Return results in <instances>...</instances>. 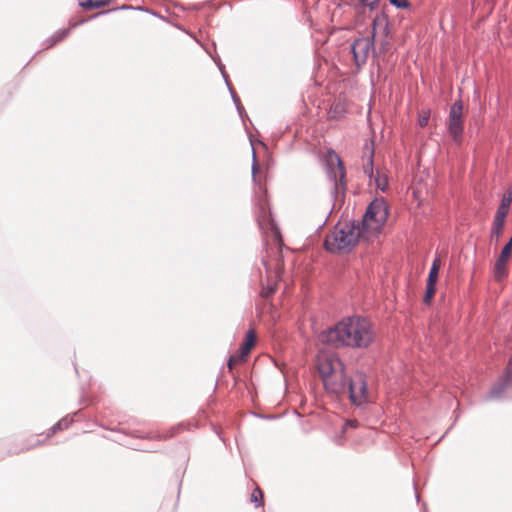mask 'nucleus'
Wrapping results in <instances>:
<instances>
[{"instance_id": "nucleus-1", "label": "nucleus", "mask_w": 512, "mask_h": 512, "mask_svg": "<svg viewBox=\"0 0 512 512\" xmlns=\"http://www.w3.org/2000/svg\"><path fill=\"white\" fill-rule=\"evenodd\" d=\"M375 337L372 322L360 315L343 317L321 333V341L334 348L367 349Z\"/></svg>"}, {"instance_id": "nucleus-2", "label": "nucleus", "mask_w": 512, "mask_h": 512, "mask_svg": "<svg viewBox=\"0 0 512 512\" xmlns=\"http://www.w3.org/2000/svg\"><path fill=\"white\" fill-rule=\"evenodd\" d=\"M362 227L357 220L338 223L331 235L324 240V248L330 253L349 252L358 243Z\"/></svg>"}, {"instance_id": "nucleus-3", "label": "nucleus", "mask_w": 512, "mask_h": 512, "mask_svg": "<svg viewBox=\"0 0 512 512\" xmlns=\"http://www.w3.org/2000/svg\"><path fill=\"white\" fill-rule=\"evenodd\" d=\"M382 29L383 34L389 33L388 17L384 12L377 14L373 19L371 36L359 37L350 46L355 65L360 68L366 64L370 53H375L374 40L378 30Z\"/></svg>"}, {"instance_id": "nucleus-4", "label": "nucleus", "mask_w": 512, "mask_h": 512, "mask_svg": "<svg viewBox=\"0 0 512 512\" xmlns=\"http://www.w3.org/2000/svg\"><path fill=\"white\" fill-rule=\"evenodd\" d=\"M389 216V207L383 197L374 198L366 208V211L360 222L362 230L367 231L370 223H375L377 228H381Z\"/></svg>"}, {"instance_id": "nucleus-5", "label": "nucleus", "mask_w": 512, "mask_h": 512, "mask_svg": "<svg viewBox=\"0 0 512 512\" xmlns=\"http://www.w3.org/2000/svg\"><path fill=\"white\" fill-rule=\"evenodd\" d=\"M330 160L333 161L335 159L337 164V170H335L329 162L327 163V176L331 182H333V189L331 191V197L334 201H336L338 194L342 193L344 195L346 190V170L344 167V163L337 153L333 150L328 153Z\"/></svg>"}, {"instance_id": "nucleus-6", "label": "nucleus", "mask_w": 512, "mask_h": 512, "mask_svg": "<svg viewBox=\"0 0 512 512\" xmlns=\"http://www.w3.org/2000/svg\"><path fill=\"white\" fill-rule=\"evenodd\" d=\"M347 393L355 406L361 407L369 402L368 381L364 373L357 372L349 377Z\"/></svg>"}, {"instance_id": "nucleus-7", "label": "nucleus", "mask_w": 512, "mask_h": 512, "mask_svg": "<svg viewBox=\"0 0 512 512\" xmlns=\"http://www.w3.org/2000/svg\"><path fill=\"white\" fill-rule=\"evenodd\" d=\"M463 103L456 100L450 107L448 116V132L455 143H460L464 133L462 120Z\"/></svg>"}, {"instance_id": "nucleus-8", "label": "nucleus", "mask_w": 512, "mask_h": 512, "mask_svg": "<svg viewBox=\"0 0 512 512\" xmlns=\"http://www.w3.org/2000/svg\"><path fill=\"white\" fill-rule=\"evenodd\" d=\"M348 383L349 377L346 376L344 367H341L333 377L324 379L323 386L327 393L340 396L347 393Z\"/></svg>"}, {"instance_id": "nucleus-9", "label": "nucleus", "mask_w": 512, "mask_h": 512, "mask_svg": "<svg viewBox=\"0 0 512 512\" xmlns=\"http://www.w3.org/2000/svg\"><path fill=\"white\" fill-rule=\"evenodd\" d=\"M317 370L320 375L322 382L324 379L333 377L341 367H344L343 363L339 358L320 356L317 358Z\"/></svg>"}, {"instance_id": "nucleus-10", "label": "nucleus", "mask_w": 512, "mask_h": 512, "mask_svg": "<svg viewBox=\"0 0 512 512\" xmlns=\"http://www.w3.org/2000/svg\"><path fill=\"white\" fill-rule=\"evenodd\" d=\"M512 255V237L502 247L500 255L494 265V279L501 281L507 275L506 264Z\"/></svg>"}, {"instance_id": "nucleus-11", "label": "nucleus", "mask_w": 512, "mask_h": 512, "mask_svg": "<svg viewBox=\"0 0 512 512\" xmlns=\"http://www.w3.org/2000/svg\"><path fill=\"white\" fill-rule=\"evenodd\" d=\"M512 382V359L509 361L505 373L490 389L487 399H498Z\"/></svg>"}, {"instance_id": "nucleus-12", "label": "nucleus", "mask_w": 512, "mask_h": 512, "mask_svg": "<svg viewBox=\"0 0 512 512\" xmlns=\"http://www.w3.org/2000/svg\"><path fill=\"white\" fill-rule=\"evenodd\" d=\"M219 68H220V71H221V73L223 75L225 83H226V85L228 87V90H229V92L231 94L232 101L234 102L239 115L243 119L244 115H246V114H245V109H244V107L241 104L240 98L236 94V92L233 90V88H232V86H231V84H230V82L228 80V75L226 74V72L223 70V68L221 66Z\"/></svg>"}, {"instance_id": "nucleus-13", "label": "nucleus", "mask_w": 512, "mask_h": 512, "mask_svg": "<svg viewBox=\"0 0 512 512\" xmlns=\"http://www.w3.org/2000/svg\"><path fill=\"white\" fill-rule=\"evenodd\" d=\"M256 342V334L253 329H250L245 336L244 342L241 344L242 356H247L250 350L254 347Z\"/></svg>"}, {"instance_id": "nucleus-14", "label": "nucleus", "mask_w": 512, "mask_h": 512, "mask_svg": "<svg viewBox=\"0 0 512 512\" xmlns=\"http://www.w3.org/2000/svg\"><path fill=\"white\" fill-rule=\"evenodd\" d=\"M505 217L506 216L503 215V212H496V214L494 216L493 228H492L491 236L492 237L495 236L496 240H498L499 234L503 230L504 223H505Z\"/></svg>"}, {"instance_id": "nucleus-15", "label": "nucleus", "mask_w": 512, "mask_h": 512, "mask_svg": "<svg viewBox=\"0 0 512 512\" xmlns=\"http://www.w3.org/2000/svg\"><path fill=\"white\" fill-rule=\"evenodd\" d=\"M69 33H70V28H64V29L58 30L57 32H55V34H53L50 38H48L46 40L47 47L48 48L53 47L56 43L65 39L69 35Z\"/></svg>"}, {"instance_id": "nucleus-16", "label": "nucleus", "mask_w": 512, "mask_h": 512, "mask_svg": "<svg viewBox=\"0 0 512 512\" xmlns=\"http://www.w3.org/2000/svg\"><path fill=\"white\" fill-rule=\"evenodd\" d=\"M69 33H70V28H64V29L58 30L57 32H55V34H53L50 38H48L46 40L47 47L48 48L53 47L56 43L65 39L69 35Z\"/></svg>"}, {"instance_id": "nucleus-17", "label": "nucleus", "mask_w": 512, "mask_h": 512, "mask_svg": "<svg viewBox=\"0 0 512 512\" xmlns=\"http://www.w3.org/2000/svg\"><path fill=\"white\" fill-rule=\"evenodd\" d=\"M73 422V417L66 416L59 420L56 424H54L51 429L50 433L47 435V437H50L51 435L55 434L59 430L67 429Z\"/></svg>"}, {"instance_id": "nucleus-18", "label": "nucleus", "mask_w": 512, "mask_h": 512, "mask_svg": "<svg viewBox=\"0 0 512 512\" xmlns=\"http://www.w3.org/2000/svg\"><path fill=\"white\" fill-rule=\"evenodd\" d=\"M439 268H440L439 259L435 258L433 263H432V265H431V267H430V271L428 273L427 283H430V284H436L437 283L438 274H439Z\"/></svg>"}, {"instance_id": "nucleus-19", "label": "nucleus", "mask_w": 512, "mask_h": 512, "mask_svg": "<svg viewBox=\"0 0 512 512\" xmlns=\"http://www.w3.org/2000/svg\"><path fill=\"white\" fill-rule=\"evenodd\" d=\"M111 0H79V5L85 9H95L107 5Z\"/></svg>"}, {"instance_id": "nucleus-20", "label": "nucleus", "mask_w": 512, "mask_h": 512, "mask_svg": "<svg viewBox=\"0 0 512 512\" xmlns=\"http://www.w3.org/2000/svg\"><path fill=\"white\" fill-rule=\"evenodd\" d=\"M511 202L512 192L508 191L503 195L501 203L496 212H503V215L507 216Z\"/></svg>"}, {"instance_id": "nucleus-21", "label": "nucleus", "mask_w": 512, "mask_h": 512, "mask_svg": "<svg viewBox=\"0 0 512 512\" xmlns=\"http://www.w3.org/2000/svg\"><path fill=\"white\" fill-rule=\"evenodd\" d=\"M366 148L368 149V146L366 145ZM369 157L367 160V164L364 166V173L369 177L370 180L374 177V165H373V156H374V148H369Z\"/></svg>"}, {"instance_id": "nucleus-22", "label": "nucleus", "mask_w": 512, "mask_h": 512, "mask_svg": "<svg viewBox=\"0 0 512 512\" xmlns=\"http://www.w3.org/2000/svg\"><path fill=\"white\" fill-rule=\"evenodd\" d=\"M372 180H374L375 185L378 189H380L383 192L386 191L388 187V179L385 175H381L379 171H376Z\"/></svg>"}, {"instance_id": "nucleus-23", "label": "nucleus", "mask_w": 512, "mask_h": 512, "mask_svg": "<svg viewBox=\"0 0 512 512\" xmlns=\"http://www.w3.org/2000/svg\"><path fill=\"white\" fill-rule=\"evenodd\" d=\"M250 502L254 503L256 507L263 505V492L259 487H256L250 497Z\"/></svg>"}, {"instance_id": "nucleus-24", "label": "nucleus", "mask_w": 512, "mask_h": 512, "mask_svg": "<svg viewBox=\"0 0 512 512\" xmlns=\"http://www.w3.org/2000/svg\"><path fill=\"white\" fill-rule=\"evenodd\" d=\"M436 292V284L426 283V290L424 295V303L429 305Z\"/></svg>"}, {"instance_id": "nucleus-25", "label": "nucleus", "mask_w": 512, "mask_h": 512, "mask_svg": "<svg viewBox=\"0 0 512 512\" xmlns=\"http://www.w3.org/2000/svg\"><path fill=\"white\" fill-rule=\"evenodd\" d=\"M246 357L247 356H242V350H240L238 354L231 355L227 362L229 370H232L235 363L244 361Z\"/></svg>"}, {"instance_id": "nucleus-26", "label": "nucleus", "mask_w": 512, "mask_h": 512, "mask_svg": "<svg viewBox=\"0 0 512 512\" xmlns=\"http://www.w3.org/2000/svg\"><path fill=\"white\" fill-rule=\"evenodd\" d=\"M430 119V111L429 110H423L419 119L418 124L420 127H425L428 125Z\"/></svg>"}, {"instance_id": "nucleus-27", "label": "nucleus", "mask_w": 512, "mask_h": 512, "mask_svg": "<svg viewBox=\"0 0 512 512\" xmlns=\"http://www.w3.org/2000/svg\"><path fill=\"white\" fill-rule=\"evenodd\" d=\"M258 163H257V157H256V152L254 150V148L252 147V180L254 182H256V174L258 172Z\"/></svg>"}, {"instance_id": "nucleus-28", "label": "nucleus", "mask_w": 512, "mask_h": 512, "mask_svg": "<svg viewBox=\"0 0 512 512\" xmlns=\"http://www.w3.org/2000/svg\"><path fill=\"white\" fill-rule=\"evenodd\" d=\"M390 4L397 9H405L410 6L408 0H389Z\"/></svg>"}, {"instance_id": "nucleus-29", "label": "nucleus", "mask_w": 512, "mask_h": 512, "mask_svg": "<svg viewBox=\"0 0 512 512\" xmlns=\"http://www.w3.org/2000/svg\"><path fill=\"white\" fill-rule=\"evenodd\" d=\"M363 6L369 7L371 10L375 8L378 3V0H360Z\"/></svg>"}, {"instance_id": "nucleus-30", "label": "nucleus", "mask_w": 512, "mask_h": 512, "mask_svg": "<svg viewBox=\"0 0 512 512\" xmlns=\"http://www.w3.org/2000/svg\"><path fill=\"white\" fill-rule=\"evenodd\" d=\"M132 7L131 6H126V5H123L121 7H117V8H113V9H108L106 11H102L100 12L99 14L100 15H104V14H108V13H111V12H114V11H118V10H124V9H131Z\"/></svg>"}, {"instance_id": "nucleus-31", "label": "nucleus", "mask_w": 512, "mask_h": 512, "mask_svg": "<svg viewBox=\"0 0 512 512\" xmlns=\"http://www.w3.org/2000/svg\"><path fill=\"white\" fill-rule=\"evenodd\" d=\"M184 427L183 424H180L178 425L177 427H174L171 429V432L169 433V435L165 436L166 438H170V437H173L176 433H178V431L180 429H182Z\"/></svg>"}, {"instance_id": "nucleus-32", "label": "nucleus", "mask_w": 512, "mask_h": 512, "mask_svg": "<svg viewBox=\"0 0 512 512\" xmlns=\"http://www.w3.org/2000/svg\"><path fill=\"white\" fill-rule=\"evenodd\" d=\"M334 112H335V113H342V112H343V107H342V105H341V104H337V105L335 106Z\"/></svg>"}, {"instance_id": "nucleus-33", "label": "nucleus", "mask_w": 512, "mask_h": 512, "mask_svg": "<svg viewBox=\"0 0 512 512\" xmlns=\"http://www.w3.org/2000/svg\"><path fill=\"white\" fill-rule=\"evenodd\" d=\"M347 425H349L351 427H357L358 426V422L356 420H349L347 422Z\"/></svg>"}, {"instance_id": "nucleus-34", "label": "nucleus", "mask_w": 512, "mask_h": 512, "mask_svg": "<svg viewBox=\"0 0 512 512\" xmlns=\"http://www.w3.org/2000/svg\"><path fill=\"white\" fill-rule=\"evenodd\" d=\"M260 210H261V213H262V214H263V216H264L266 212H265V207H264V205H263V204L260 206Z\"/></svg>"}, {"instance_id": "nucleus-35", "label": "nucleus", "mask_w": 512, "mask_h": 512, "mask_svg": "<svg viewBox=\"0 0 512 512\" xmlns=\"http://www.w3.org/2000/svg\"><path fill=\"white\" fill-rule=\"evenodd\" d=\"M416 500L419 501V495L416 493Z\"/></svg>"}]
</instances>
